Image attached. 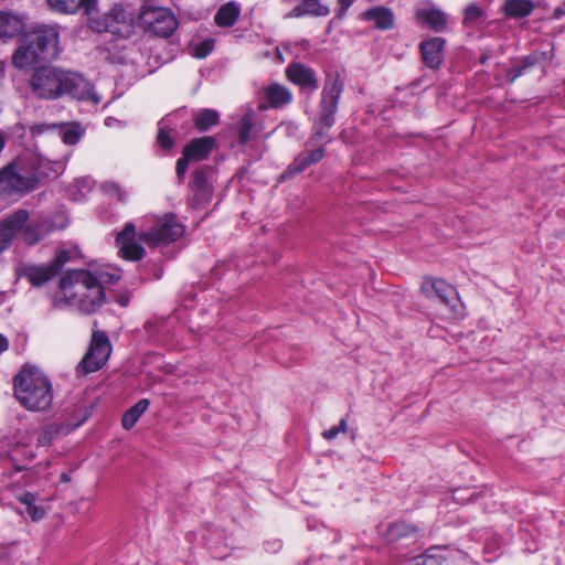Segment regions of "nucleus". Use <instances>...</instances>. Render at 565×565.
<instances>
[{
    "label": "nucleus",
    "mask_w": 565,
    "mask_h": 565,
    "mask_svg": "<svg viewBox=\"0 0 565 565\" xmlns=\"http://www.w3.org/2000/svg\"><path fill=\"white\" fill-rule=\"evenodd\" d=\"M30 86L34 95L41 99H57L67 95L93 105L102 100L92 83L84 76L54 66L36 68L31 76Z\"/></svg>",
    "instance_id": "nucleus-1"
},
{
    "label": "nucleus",
    "mask_w": 565,
    "mask_h": 565,
    "mask_svg": "<svg viewBox=\"0 0 565 565\" xmlns=\"http://www.w3.org/2000/svg\"><path fill=\"white\" fill-rule=\"evenodd\" d=\"M104 275L96 277L88 270H72L60 281L63 299L82 313H94L105 301Z\"/></svg>",
    "instance_id": "nucleus-2"
},
{
    "label": "nucleus",
    "mask_w": 565,
    "mask_h": 565,
    "mask_svg": "<svg viewBox=\"0 0 565 565\" xmlns=\"http://www.w3.org/2000/svg\"><path fill=\"white\" fill-rule=\"evenodd\" d=\"M58 53L57 29L51 25H41L20 38L12 62L15 67L22 70L40 61L55 60Z\"/></svg>",
    "instance_id": "nucleus-3"
},
{
    "label": "nucleus",
    "mask_w": 565,
    "mask_h": 565,
    "mask_svg": "<svg viewBox=\"0 0 565 565\" xmlns=\"http://www.w3.org/2000/svg\"><path fill=\"white\" fill-rule=\"evenodd\" d=\"M14 396L31 412H45L53 403L50 379L36 366H23L13 379Z\"/></svg>",
    "instance_id": "nucleus-4"
},
{
    "label": "nucleus",
    "mask_w": 565,
    "mask_h": 565,
    "mask_svg": "<svg viewBox=\"0 0 565 565\" xmlns=\"http://www.w3.org/2000/svg\"><path fill=\"white\" fill-rule=\"evenodd\" d=\"M138 21L146 31L160 38H169L178 28V20L169 9L152 3L142 6Z\"/></svg>",
    "instance_id": "nucleus-5"
},
{
    "label": "nucleus",
    "mask_w": 565,
    "mask_h": 565,
    "mask_svg": "<svg viewBox=\"0 0 565 565\" xmlns=\"http://www.w3.org/2000/svg\"><path fill=\"white\" fill-rule=\"evenodd\" d=\"M38 181L34 172L9 163L0 169V196L29 193L36 188Z\"/></svg>",
    "instance_id": "nucleus-6"
},
{
    "label": "nucleus",
    "mask_w": 565,
    "mask_h": 565,
    "mask_svg": "<svg viewBox=\"0 0 565 565\" xmlns=\"http://www.w3.org/2000/svg\"><path fill=\"white\" fill-rule=\"evenodd\" d=\"M184 232L183 225L177 220L174 214H166L156 221V224L149 230L138 234V241L150 247L160 244H168L177 241Z\"/></svg>",
    "instance_id": "nucleus-7"
},
{
    "label": "nucleus",
    "mask_w": 565,
    "mask_h": 565,
    "mask_svg": "<svg viewBox=\"0 0 565 565\" xmlns=\"http://www.w3.org/2000/svg\"><path fill=\"white\" fill-rule=\"evenodd\" d=\"M343 89V84L339 77H328L326 79L321 95V110L319 125L329 129L334 124V115L338 108L339 98Z\"/></svg>",
    "instance_id": "nucleus-8"
},
{
    "label": "nucleus",
    "mask_w": 565,
    "mask_h": 565,
    "mask_svg": "<svg viewBox=\"0 0 565 565\" xmlns=\"http://www.w3.org/2000/svg\"><path fill=\"white\" fill-rule=\"evenodd\" d=\"M111 352L110 343L104 332H94L92 343L78 367L84 373L95 372L104 366Z\"/></svg>",
    "instance_id": "nucleus-9"
},
{
    "label": "nucleus",
    "mask_w": 565,
    "mask_h": 565,
    "mask_svg": "<svg viewBox=\"0 0 565 565\" xmlns=\"http://www.w3.org/2000/svg\"><path fill=\"white\" fill-rule=\"evenodd\" d=\"M422 292L429 299L438 298L441 303L457 312L458 294L456 289L441 279H427L420 287Z\"/></svg>",
    "instance_id": "nucleus-10"
},
{
    "label": "nucleus",
    "mask_w": 565,
    "mask_h": 565,
    "mask_svg": "<svg viewBox=\"0 0 565 565\" xmlns=\"http://www.w3.org/2000/svg\"><path fill=\"white\" fill-rule=\"evenodd\" d=\"M136 238V227L132 223H127L122 231L117 234L116 245L122 258L128 260H139L143 258L145 249Z\"/></svg>",
    "instance_id": "nucleus-11"
},
{
    "label": "nucleus",
    "mask_w": 565,
    "mask_h": 565,
    "mask_svg": "<svg viewBox=\"0 0 565 565\" xmlns=\"http://www.w3.org/2000/svg\"><path fill=\"white\" fill-rule=\"evenodd\" d=\"M29 218V211L19 209L0 222V253L10 246L13 237Z\"/></svg>",
    "instance_id": "nucleus-12"
},
{
    "label": "nucleus",
    "mask_w": 565,
    "mask_h": 565,
    "mask_svg": "<svg viewBox=\"0 0 565 565\" xmlns=\"http://www.w3.org/2000/svg\"><path fill=\"white\" fill-rule=\"evenodd\" d=\"M286 75L290 82L300 86L302 89L315 92L318 88V79L316 73L312 68L301 63L294 62L288 65L286 68Z\"/></svg>",
    "instance_id": "nucleus-13"
},
{
    "label": "nucleus",
    "mask_w": 565,
    "mask_h": 565,
    "mask_svg": "<svg viewBox=\"0 0 565 565\" xmlns=\"http://www.w3.org/2000/svg\"><path fill=\"white\" fill-rule=\"evenodd\" d=\"M17 274L19 277L28 279L34 287H41L55 277L54 270L47 264H22L17 268Z\"/></svg>",
    "instance_id": "nucleus-14"
},
{
    "label": "nucleus",
    "mask_w": 565,
    "mask_h": 565,
    "mask_svg": "<svg viewBox=\"0 0 565 565\" xmlns=\"http://www.w3.org/2000/svg\"><path fill=\"white\" fill-rule=\"evenodd\" d=\"M50 8L60 13L83 11L92 17L96 11L97 0H47Z\"/></svg>",
    "instance_id": "nucleus-15"
},
{
    "label": "nucleus",
    "mask_w": 565,
    "mask_h": 565,
    "mask_svg": "<svg viewBox=\"0 0 565 565\" xmlns=\"http://www.w3.org/2000/svg\"><path fill=\"white\" fill-rule=\"evenodd\" d=\"M445 40L441 38H433L420 43V52L424 63L437 68L444 60Z\"/></svg>",
    "instance_id": "nucleus-16"
},
{
    "label": "nucleus",
    "mask_w": 565,
    "mask_h": 565,
    "mask_svg": "<svg viewBox=\"0 0 565 565\" xmlns=\"http://www.w3.org/2000/svg\"><path fill=\"white\" fill-rule=\"evenodd\" d=\"M52 231V225L47 221H31L24 223L23 227L18 232L21 234L24 243L35 245L46 237Z\"/></svg>",
    "instance_id": "nucleus-17"
},
{
    "label": "nucleus",
    "mask_w": 565,
    "mask_h": 565,
    "mask_svg": "<svg viewBox=\"0 0 565 565\" xmlns=\"http://www.w3.org/2000/svg\"><path fill=\"white\" fill-rule=\"evenodd\" d=\"M215 145L213 137H202L193 139L184 147V154L191 160H203L207 158Z\"/></svg>",
    "instance_id": "nucleus-18"
},
{
    "label": "nucleus",
    "mask_w": 565,
    "mask_h": 565,
    "mask_svg": "<svg viewBox=\"0 0 565 565\" xmlns=\"http://www.w3.org/2000/svg\"><path fill=\"white\" fill-rule=\"evenodd\" d=\"M330 13L328 4L320 0H302V3L295 7L289 13V18H300L302 15L327 17Z\"/></svg>",
    "instance_id": "nucleus-19"
},
{
    "label": "nucleus",
    "mask_w": 565,
    "mask_h": 565,
    "mask_svg": "<svg viewBox=\"0 0 565 565\" xmlns=\"http://www.w3.org/2000/svg\"><path fill=\"white\" fill-rule=\"evenodd\" d=\"M362 18L372 21L380 30H390L394 25V14L385 7H374L362 13Z\"/></svg>",
    "instance_id": "nucleus-20"
},
{
    "label": "nucleus",
    "mask_w": 565,
    "mask_h": 565,
    "mask_svg": "<svg viewBox=\"0 0 565 565\" xmlns=\"http://www.w3.org/2000/svg\"><path fill=\"white\" fill-rule=\"evenodd\" d=\"M24 26L22 18L0 11V38H13L20 34Z\"/></svg>",
    "instance_id": "nucleus-21"
},
{
    "label": "nucleus",
    "mask_w": 565,
    "mask_h": 565,
    "mask_svg": "<svg viewBox=\"0 0 565 565\" xmlns=\"http://www.w3.org/2000/svg\"><path fill=\"white\" fill-rule=\"evenodd\" d=\"M264 92L269 106L273 108L285 106L292 99L290 90L280 84H270Z\"/></svg>",
    "instance_id": "nucleus-22"
},
{
    "label": "nucleus",
    "mask_w": 565,
    "mask_h": 565,
    "mask_svg": "<svg viewBox=\"0 0 565 565\" xmlns=\"http://www.w3.org/2000/svg\"><path fill=\"white\" fill-rule=\"evenodd\" d=\"M546 58L545 53L535 52L523 57L518 64H515L509 73L510 81L514 82L518 77L522 76L527 70L541 65Z\"/></svg>",
    "instance_id": "nucleus-23"
},
{
    "label": "nucleus",
    "mask_w": 565,
    "mask_h": 565,
    "mask_svg": "<svg viewBox=\"0 0 565 565\" xmlns=\"http://www.w3.org/2000/svg\"><path fill=\"white\" fill-rule=\"evenodd\" d=\"M534 8L532 0H504L503 3V12L509 18H525Z\"/></svg>",
    "instance_id": "nucleus-24"
},
{
    "label": "nucleus",
    "mask_w": 565,
    "mask_h": 565,
    "mask_svg": "<svg viewBox=\"0 0 565 565\" xmlns=\"http://www.w3.org/2000/svg\"><path fill=\"white\" fill-rule=\"evenodd\" d=\"M324 157V149L318 148L309 151L308 153L299 156L289 167L290 174H297L303 171L307 167L319 162Z\"/></svg>",
    "instance_id": "nucleus-25"
},
{
    "label": "nucleus",
    "mask_w": 565,
    "mask_h": 565,
    "mask_svg": "<svg viewBox=\"0 0 565 565\" xmlns=\"http://www.w3.org/2000/svg\"><path fill=\"white\" fill-rule=\"evenodd\" d=\"M239 15V9L233 2L222 6L214 17V21L220 26H232Z\"/></svg>",
    "instance_id": "nucleus-26"
},
{
    "label": "nucleus",
    "mask_w": 565,
    "mask_h": 565,
    "mask_svg": "<svg viewBox=\"0 0 565 565\" xmlns=\"http://www.w3.org/2000/svg\"><path fill=\"white\" fill-rule=\"evenodd\" d=\"M149 401L142 398L130 407L122 416L121 424L125 429H130L135 426L139 417L147 411Z\"/></svg>",
    "instance_id": "nucleus-27"
},
{
    "label": "nucleus",
    "mask_w": 565,
    "mask_h": 565,
    "mask_svg": "<svg viewBox=\"0 0 565 565\" xmlns=\"http://www.w3.org/2000/svg\"><path fill=\"white\" fill-rule=\"evenodd\" d=\"M220 115L214 109H202L194 116V125L200 131H206L218 124Z\"/></svg>",
    "instance_id": "nucleus-28"
},
{
    "label": "nucleus",
    "mask_w": 565,
    "mask_h": 565,
    "mask_svg": "<svg viewBox=\"0 0 565 565\" xmlns=\"http://www.w3.org/2000/svg\"><path fill=\"white\" fill-rule=\"evenodd\" d=\"M93 28L97 32H110L113 34H122V28L117 25L115 22L113 9L105 13L100 20H95L93 22Z\"/></svg>",
    "instance_id": "nucleus-29"
},
{
    "label": "nucleus",
    "mask_w": 565,
    "mask_h": 565,
    "mask_svg": "<svg viewBox=\"0 0 565 565\" xmlns=\"http://www.w3.org/2000/svg\"><path fill=\"white\" fill-rule=\"evenodd\" d=\"M423 20L429 28H431L436 32L445 30L447 25L446 14L436 9L425 11L423 13Z\"/></svg>",
    "instance_id": "nucleus-30"
},
{
    "label": "nucleus",
    "mask_w": 565,
    "mask_h": 565,
    "mask_svg": "<svg viewBox=\"0 0 565 565\" xmlns=\"http://www.w3.org/2000/svg\"><path fill=\"white\" fill-rule=\"evenodd\" d=\"M417 529L407 523H396L390 527V540H402L404 537H415Z\"/></svg>",
    "instance_id": "nucleus-31"
},
{
    "label": "nucleus",
    "mask_w": 565,
    "mask_h": 565,
    "mask_svg": "<svg viewBox=\"0 0 565 565\" xmlns=\"http://www.w3.org/2000/svg\"><path fill=\"white\" fill-rule=\"evenodd\" d=\"M254 127L253 113H246L241 121L238 127L239 141L242 143H246L252 138V129Z\"/></svg>",
    "instance_id": "nucleus-32"
},
{
    "label": "nucleus",
    "mask_w": 565,
    "mask_h": 565,
    "mask_svg": "<svg viewBox=\"0 0 565 565\" xmlns=\"http://www.w3.org/2000/svg\"><path fill=\"white\" fill-rule=\"evenodd\" d=\"M193 186L198 195L200 194L205 198L210 194L207 178L203 170H198L194 172Z\"/></svg>",
    "instance_id": "nucleus-33"
},
{
    "label": "nucleus",
    "mask_w": 565,
    "mask_h": 565,
    "mask_svg": "<svg viewBox=\"0 0 565 565\" xmlns=\"http://www.w3.org/2000/svg\"><path fill=\"white\" fill-rule=\"evenodd\" d=\"M436 550L429 548L425 554L414 557L408 565H441L440 557L433 553Z\"/></svg>",
    "instance_id": "nucleus-34"
},
{
    "label": "nucleus",
    "mask_w": 565,
    "mask_h": 565,
    "mask_svg": "<svg viewBox=\"0 0 565 565\" xmlns=\"http://www.w3.org/2000/svg\"><path fill=\"white\" fill-rule=\"evenodd\" d=\"M68 260L70 253L67 250H58L54 259L47 265L51 267L52 270H54V274L56 276Z\"/></svg>",
    "instance_id": "nucleus-35"
},
{
    "label": "nucleus",
    "mask_w": 565,
    "mask_h": 565,
    "mask_svg": "<svg viewBox=\"0 0 565 565\" xmlns=\"http://www.w3.org/2000/svg\"><path fill=\"white\" fill-rule=\"evenodd\" d=\"M214 47V41L212 39H206L194 46V56L198 58L206 57Z\"/></svg>",
    "instance_id": "nucleus-36"
},
{
    "label": "nucleus",
    "mask_w": 565,
    "mask_h": 565,
    "mask_svg": "<svg viewBox=\"0 0 565 565\" xmlns=\"http://www.w3.org/2000/svg\"><path fill=\"white\" fill-rule=\"evenodd\" d=\"M114 19L117 25L122 28V32L129 26V14L124 10L121 6H115L113 8Z\"/></svg>",
    "instance_id": "nucleus-37"
},
{
    "label": "nucleus",
    "mask_w": 565,
    "mask_h": 565,
    "mask_svg": "<svg viewBox=\"0 0 565 565\" xmlns=\"http://www.w3.org/2000/svg\"><path fill=\"white\" fill-rule=\"evenodd\" d=\"M482 14H483V12L478 6L470 4L465 9V22L466 23L476 22L482 17Z\"/></svg>",
    "instance_id": "nucleus-38"
},
{
    "label": "nucleus",
    "mask_w": 565,
    "mask_h": 565,
    "mask_svg": "<svg viewBox=\"0 0 565 565\" xmlns=\"http://www.w3.org/2000/svg\"><path fill=\"white\" fill-rule=\"evenodd\" d=\"M102 189L105 193H107L109 195H114L120 201L124 200V198H125L124 191L121 190L119 184H117L115 182H111V181L105 182V183H103Z\"/></svg>",
    "instance_id": "nucleus-39"
},
{
    "label": "nucleus",
    "mask_w": 565,
    "mask_h": 565,
    "mask_svg": "<svg viewBox=\"0 0 565 565\" xmlns=\"http://www.w3.org/2000/svg\"><path fill=\"white\" fill-rule=\"evenodd\" d=\"M347 429H348L347 419L342 418L338 426H333L330 429L324 430L322 436L326 439L331 440V439L335 438L340 433L347 431Z\"/></svg>",
    "instance_id": "nucleus-40"
},
{
    "label": "nucleus",
    "mask_w": 565,
    "mask_h": 565,
    "mask_svg": "<svg viewBox=\"0 0 565 565\" xmlns=\"http://www.w3.org/2000/svg\"><path fill=\"white\" fill-rule=\"evenodd\" d=\"M25 511L33 521H39L45 515V510L42 507L36 505L35 502L26 505Z\"/></svg>",
    "instance_id": "nucleus-41"
},
{
    "label": "nucleus",
    "mask_w": 565,
    "mask_h": 565,
    "mask_svg": "<svg viewBox=\"0 0 565 565\" xmlns=\"http://www.w3.org/2000/svg\"><path fill=\"white\" fill-rule=\"evenodd\" d=\"M157 142L163 149H171L174 146L173 139L163 129H159Z\"/></svg>",
    "instance_id": "nucleus-42"
},
{
    "label": "nucleus",
    "mask_w": 565,
    "mask_h": 565,
    "mask_svg": "<svg viewBox=\"0 0 565 565\" xmlns=\"http://www.w3.org/2000/svg\"><path fill=\"white\" fill-rule=\"evenodd\" d=\"M191 159L185 156L184 153L182 154L181 158L178 159L177 161V168H175V171H177V175L179 177V179H182L188 170V164H189V161Z\"/></svg>",
    "instance_id": "nucleus-43"
},
{
    "label": "nucleus",
    "mask_w": 565,
    "mask_h": 565,
    "mask_svg": "<svg viewBox=\"0 0 565 565\" xmlns=\"http://www.w3.org/2000/svg\"><path fill=\"white\" fill-rule=\"evenodd\" d=\"M79 140V134L76 130L68 129L63 134V141L67 145H75Z\"/></svg>",
    "instance_id": "nucleus-44"
},
{
    "label": "nucleus",
    "mask_w": 565,
    "mask_h": 565,
    "mask_svg": "<svg viewBox=\"0 0 565 565\" xmlns=\"http://www.w3.org/2000/svg\"><path fill=\"white\" fill-rule=\"evenodd\" d=\"M19 501L25 507L33 504L35 502V495L31 492H24L19 497Z\"/></svg>",
    "instance_id": "nucleus-45"
},
{
    "label": "nucleus",
    "mask_w": 565,
    "mask_h": 565,
    "mask_svg": "<svg viewBox=\"0 0 565 565\" xmlns=\"http://www.w3.org/2000/svg\"><path fill=\"white\" fill-rule=\"evenodd\" d=\"M52 436L49 431H42L38 437V444L40 446H47L51 443Z\"/></svg>",
    "instance_id": "nucleus-46"
},
{
    "label": "nucleus",
    "mask_w": 565,
    "mask_h": 565,
    "mask_svg": "<svg viewBox=\"0 0 565 565\" xmlns=\"http://www.w3.org/2000/svg\"><path fill=\"white\" fill-rule=\"evenodd\" d=\"M354 0H339L340 4V12L339 15L341 17L342 13L353 3Z\"/></svg>",
    "instance_id": "nucleus-47"
},
{
    "label": "nucleus",
    "mask_w": 565,
    "mask_h": 565,
    "mask_svg": "<svg viewBox=\"0 0 565 565\" xmlns=\"http://www.w3.org/2000/svg\"><path fill=\"white\" fill-rule=\"evenodd\" d=\"M9 348V341L6 337L0 334V354L4 351H7Z\"/></svg>",
    "instance_id": "nucleus-48"
},
{
    "label": "nucleus",
    "mask_w": 565,
    "mask_h": 565,
    "mask_svg": "<svg viewBox=\"0 0 565 565\" xmlns=\"http://www.w3.org/2000/svg\"><path fill=\"white\" fill-rule=\"evenodd\" d=\"M461 492H462L461 490H456V491L454 492V499H455L456 501L460 502V503H463V502H466V501H467V499H465V498H460V493H461Z\"/></svg>",
    "instance_id": "nucleus-49"
},
{
    "label": "nucleus",
    "mask_w": 565,
    "mask_h": 565,
    "mask_svg": "<svg viewBox=\"0 0 565 565\" xmlns=\"http://www.w3.org/2000/svg\"><path fill=\"white\" fill-rule=\"evenodd\" d=\"M108 277V281H117L120 279V275L118 273L109 274Z\"/></svg>",
    "instance_id": "nucleus-50"
},
{
    "label": "nucleus",
    "mask_w": 565,
    "mask_h": 565,
    "mask_svg": "<svg viewBox=\"0 0 565 565\" xmlns=\"http://www.w3.org/2000/svg\"><path fill=\"white\" fill-rule=\"evenodd\" d=\"M563 14H564V10H563L562 8H556V9L554 10V17H555L556 19H559Z\"/></svg>",
    "instance_id": "nucleus-51"
},
{
    "label": "nucleus",
    "mask_w": 565,
    "mask_h": 565,
    "mask_svg": "<svg viewBox=\"0 0 565 565\" xmlns=\"http://www.w3.org/2000/svg\"><path fill=\"white\" fill-rule=\"evenodd\" d=\"M6 145L4 136L2 132H0V152L3 150Z\"/></svg>",
    "instance_id": "nucleus-52"
},
{
    "label": "nucleus",
    "mask_w": 565,
    "mask_h": 565,
    "mask_svg": "<svg viewBox=\"0 0 565 565\" xmlns=\"http://www.w3.org/2000/svg\"><path fill=\"white\" fill-rule=\"evenodd\" d=\"M128 301H129V299H128L127 297H125V296H122V297H120V298L118 299V302H119L121 306H127V305H128Z\"/></svg>",
    "instance_id": "nucleus-53"
},
{
    "label": "nucleus",
    "mask_w": 565,
    "mask_h": 565,
    "mask_svg": "<svg viewBox=\"0 0 565 565\" xmlns=\"http://www.w3.org/2000/svg\"><path fill=\"white\" fill-rule=\"evenodd\" d=\"M266 108H267V106L265 104L259 105V109H266Z\"/></svg>",
    "instance_id": "nucleus-54"
},
{
    "label": "nucleus",
    "mask_w": 565,
    "mask_h": 565,
    "mask_svg": "<svg viewBox=\"0 0 565 565\" xmlns=\"http://www.w3.org/2000/svg\"><path fill=\"white\" fill-rule=\"evenodd\" d=\"M62 479L63 481H68V478L65 475L62 477Z\"/></svg>",
    "instance_id": "nucleus-55"
},
{
    "label": "nucleus",
    "mask_w": 565,
    "mask_h": 565,
    "mask_svg": "<svg viewBox=\"0 0 565 565\" xmlns=\"http://www.w3.org/2000/svg\"><path fill=\"white\" fill-rule=\"evenodd\" d=\"M286 174L291 175V174L288 172V170H287L285 173H282V177H286Z\"/></svg>",
    "instance_id": "nucleus-56"
}]
</instances>
